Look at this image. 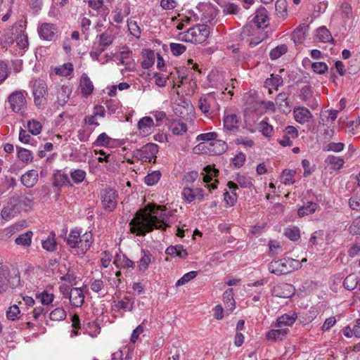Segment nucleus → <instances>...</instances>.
Listing matches in <instances>:
<instances>
[{"label": "nucleus", "mask_w": 360, "mask_h": 360, "mask_svg": "<svg viewBox=\"0 0 360 360\" xmlns=\"http://www.w3.org/2000/svg\"><path fill=\"white\" fill-rule=\"evenodd\" d=\"M170 216L165 206L154 205L150 212L140 209L129 222L130 231L138 236H145L154 229L166 231L171 226Z\"/></svg>", "instance_id": "f257e3e1"}, {"label": "nucleus", "mask_w": 360, "mask_h": 360, "mask_svg": "<svg viewBox=\"0 0 360 360\" xmlns=\"http://www.w3.org/2000/svg\"><path fill=\"white\" fill-rule=\"evenodd\" d=\"M22 285L20 271L17 268L11 269L6 265L0 266V294L6 292L8 288L13 290Z\"/></svg>", "instance_id": "f03ea898"}, {"label": "nucleus", "mask_w": 360, "mask_h": 360, "mask_svg": "<svg viewBox=\"0 0 360 360\" xmlns=\"http://www.w3.org/2000/svg\"><path fill=\"white\" fill-rule=\"evenodd\" d=\"M301 267L302 262L290 257L274 260L268 264L269 272L278 276L288 274Z\"/></svg>", "instance_id": "7ed1b4c3"}, {"label": "nucleus", "mask_w": 360, "mask_h": 360, "mask_svg": "<svg viewBox=\"0 0 360 360\" xmlns=\"http://www.w3.org/2000/svg\"><path fill=\"white\" fill-rule=\"evenodd\" d=\"M159 147L157 144L148 143L143 146L141 148L136 149L134 152V157L142 162H155L156 155L158 152Z\"/></svg>", "instance_id": "20e7f679"}, {"label": "nucleus", "mask_w": 360, "mask_h": 360, "mask_svg": "<svg viewBox=\"0 0 360 360\" xmlns=\"http://www.w3.org/2000/svg\"><path fill=\"white\" fill-rule=\"evenodd\" d=\"M10 108L15 113H22L27 108V101L21 91H15L8 98Z\"/></svg>", "instance_id": "39448f33"}, {"label": "nucleus", "mask_w": 360, "mask_h": 360, "mask_svg": "<svg viewBox=\"0 0 360 360\" xmlns=\"http://www.w3.org/2000/svg\"><path fill=\"white\" fill-rule=\"evenodd\" d=\"M117 196V191L113 188H105L103 189L101 193V199L105 210L112 212L116 208Z\"/></svg>", "instance_id": "423d86ee"}, {"label": "nucleus", "mask_w": 360, "mask_h": 360, "mask_svg": "<svg viewBox=\"0 0 360 360\" xmlns=\"http://www.w3.org/2000/svg\"><path fill=\"white\" fill-rule=\"evenodd\" d=\"M34 102L37 107L44 105L46 101V96L48 95V87L46 82L42 79H36L33 84Z\"/></svg>", "instance_id": "0eeeda50"}, {"label": "nucleus", "mask_w": 360, "mask_h": 360, "mask_svg": "<svg viewBox=\"0 0 360 360\" xmlns=\"http://www.w3.org/2000/svg\"><path fill=\"white\" fill-rule=\"evenodd\" d=\"M193 44L204 43L210 35V27L205 24H198L190 28Z\"/></svg>", "instance_id": "6e6552de"}, {"label": "nucleus", "mask_w": 360, "mask_h": 360, "mask_svg": "<svg viewBox=\"0 0 360 360\" xmlns=\"http://www.w3.org/2000/svg\"><path fill=\"white\" fill-rule=\"evenodd\" d=\"M38 32L41 39L52 41L58 37V27L53 23L44 22L39 27Z\"/></svg>", "instance_id": "1a4fd4ad"}, {"label": "nucleus", "mask_w": 360, "mask_h": 360, "mask_svg": "<svg viewBox=\"0 0 360 360\" xmlns=\"http://www.w3.org/2000/svg\"><path fill=\"white\" fill-rule=\"evenodd\" d=\"M271 292L273 296L281 298H289L295 294V288L291 284L283 283L274 286Z\"/></svg>", "instance_id": "9d476101"}, {"label": "nucleus", "mask_w": 360, "mask_h": 360, "mask_svg": "<svg viewBox=\"0 0 360 360\" xmlns=\"http://www.w3.org/2000/svg\"><path fill=\"white\" fill-rule=\"evenodd\" d=\"M207 150L206 153L210 155H219L224 153L227 149L228 146L226 143L222 140H214L212 142L207 143Z\"/></svg>", "instance_id": "9b49d317"}, {"label": "nucleus", "mask_w": 360, "mask_h": 360, "mask_svg": "<svg viewBox=\"0 0 360 360\" xmlns=\"http://www.w3.org/2000/svg\"><path fill=\"white\" fill-rule=\"evenodd\" d=\"M309 29V25H300L292 33L291 39L297 45L302 44L306 39Z\"/></svg>", "instance_id": "f8f14e48"}, {"label": "nucleus", "mask_w": 360, "mask_h": 360, "mask_svg": "<svg viewBox=\"0 0 360 360\" xmlns=\"http://www.w3.org/2000/svg\"><path fill=\"white\" fill-rule=\"evenodd\" d=\"M224 128L226 131L236 132L239 129V118L236 114H229L224 117Z\"/></svg>", "instance_id": "ddd939ff"}, {"label": "nucleus", "mask_w": 360, "mask_h": 360, "mask_svg": "<svg viewBox=\"0 0 360 360\" xmlns=\"http://www.w3.org/2000/svg\"><path fill=\"white\" fill-rule=\"evenodd\" d=\"M38 181V172L35 169H31L25 172L21 176L22 184L27 188L33 187Z\"/></svg>", "instance_id": "4468645a"}, {"label": "nucleus", "mask_w": 360, "mask_h": 360, "mask_svg": "<svg viewBox=\"0 0 360 360\" xmlns=\"http://www.w3.org/2000/svg\"><path fill=\"white\" fill-rule=\"evenodd\" d=\"M295 120L300 123L304 124L309 121L313 117L309 110L305 107H298L294 110Z\"/></svg>", "instance_id": "2eb2a0df"}, {"label": "nucleus", "mask_w": 360, "mask_h": 360, "mask_svg": "<svg viewBox=\"0 0 360 360\" xmlns=\"http://www.w3.org/2000/svg\"><path fill=\"white\" fill-rule=\"evenodd\" d=\"M70 302L76 307H81L84 303V295L80 288H73L70 292Z\"/></svg>", "instance_id": "dca6fc26"}, {"label": "nucleus", "mask_w": 360, "mask_h": 360, "mask_svg": "<svg viewBox=\"0 0 360 360\" xmlns=\"http://www.w3.org/2000/svg\"><path fill=\"white\" fill-rule=\"evenodd\" d=\"M141 55L143 58V60L141 63L142 68L147 70L152 67L155 63V51L151 49H143Z\"/></svg>", "instance_id": "f3484780"}, {"label": "nucleus", "mask_w": 360, "mask_h": 360, "mask_svg": "<svg viewBox=\"0 0 360 360\" xmlns=\"http://www.w3.org/2000/svg\"><path fill=\"white\" fill-rule=\"evenodd\" d=\"M80 87L82 94L86 97L90 96L94 91V85L86 74H82L80 78Z\"/></svg>", "instance_id": "a211bd4d"}, {"label": "nucleus", "mask_w": 360, "mask_h": 360, "mask_svg": "<svg viewBox=\"0 0 360 360\" xmlns=\"http://www.w3.org/2000/svg\"><path fill=\"white\" fill-rule=\"evenodd\" d=\"M82 231L79 229H72L68 236L65 238L68 245L71 248H78L79 250V240Z\"/></svg>", "instance_id": "6ab92c4d"}, {"label": "nucleus", "mask_w": 360, "mask_h": 360, "mask_svg": "<svg viewBox=\"0 0 360 360\" xmlns=\"http://www.w3.org/2000/svg\"><path fill=\"white\" fill-rule=\"evenodd\" d=\"M65 185L70 186H72L68 175L66 174H62L60 171L54 173L53 176V186L57 187L60 189Z\"/></svg>", "instance_id": "aec40b11"}, {"label": "nucleus", "mask_w": 360, "mask_h": 360, "mask_svg": "<svg viewBox=\"0 0 360 360\" xmlns=\"http://www.w3.org/2000/svg\"><path fill=\"white\" fill-rule=\"evenodd\" d=\"M142 257L138 262V268L140 271H146L149 264L152 262V259H154L150 252L148 250H142Z\"/></svg>", "instance_id": "412c9836"}, {"label": "nucleus", "mask_w": 360, "mask_h": 360, "mask_svg": "<svg viewBox=\"0 0 360 360\" xmlns=\"http://www.w3.org/2000/svg\"><path fill=\"white\" fill-rule=\"evenodd\" d=\"M71 92V89L68 86L63 85L58 89L57 91V102L60 105L64 106L68 103Z\"/></svg>", "instance_id": "4be33fe9"}, {"label": "nucleus", "mask_w": 360, "mask_h": 360, "mask_svg": "<svg viewBox=\"0 0 360 360\" xmlns=\"http://www.w3.org/2000/svg\"><path fill=\"white\" fill-rule=\"evenodd\" d=\"M165 253L171 257H178L181 259H185L188 256V253L182 245H170L166 249Z\"/></svg>", "instance_id": "5701e85b"}, {"label": "nucleus", "mask_w": 360, "mask_h": 360, "mask_svg": "<svg viewBox=\"0 0 360 360\" xmlns=\"http://www.w3.org/2000/svg\"><path fill=\"white\" fill-rule=\"evenodd\" d=\"M289 330L288 328H278V329H272L266 333L268 340H282L286 336Z\"/></svg>", "instance_id": "b1692460"}, {"label": "nucleus", "mask_w": 360, "mask_h": 360, "mask_svg": "<svg viewBox=\"0 0 360 360\" xmlns=\"http://www.w3.org/2000/svg\"><path fill=\"white\" fill-rule=\"evenodd\" d=\"M113 264L117 268H132L135 267L134 262L129 259L125 255H117L115 257Z\"/></svg>", "instance_id": "393cba45"}, {"label": "nucleus", "mask_w": 360, "mask_h": 360, "mask_svg": "<svg viewBox=\"0 0 360 360\" xmlns=\"http://www.w3.org/2000/svg\"><path fill=\"white\" fill-rule=\"evenodd\" d=\"M93 243L92 234L91 232H86L83 235H80L79 240V250L82 253L84 254L90 248Z\"/></svg>", "instance_id": "a878e982"}, {"label": "nucleus", "mask_w": 360, "mask_h": 360, "mask_svg": "<svg viewBox=\"0 0 360 360\" xmlns=\"http://www.w3.org/2000/svg\"><path fill=\"white\" fill-rule=\"evenodd\" d=\"M297 316L295 314L289 315L287 314L280 316L275 324L276 328H284L292 326L296 321Z\"/></svg>", "instance_id": "bb28decb"}, {"label": "nucleus", "mask_w": 360, "mask_h": 360, "mask_svg": "<svg viewBox=\"0 0 360 360\" xmlns=\"http://www.w3.org/2000/svg\"><path fill=\"white\" fill-rule=\"evenodd\" d=\"M233 289L228 288L223 294V301L227 310L233 311L236 307L235 300L233 298Z\"/></svg>", "instance_id": "cd10ccee"}, {"label": "nucleus", "mask_w": 360, "mask_h": 360, "mask_svg": "<svg viewBox=\"0 0 360 360\" xmlns=\"http://www.w3.org/2000/svg\"><path fill=\"white\" fill-rule=\"evenodd\" d=\"M318 207V204L312 201H308L306 204L301 206L297 211V214L300 217L314 213Z\"/></svg>", "instance_id": "c85d7f7f"}, {"label": "nucleus", "mask_w": 360, "mask_h": 360, "mask_svg": "<svg viewBox=\"0 0 360 360\" xmlns=\"http://www.w3.org/2000/svg\"><path fill=\"white\" fill-rule=\"evenodd\" d=\"M326 163L330 166V168L334 170L341 169L345 164L344 159L335 155H328L325 160Z\"/></svg>", "instance_id": "c756f323"}, {"label": "nucleus", "mask_w": 360, "mask_h": 360, "mask_svg": "<svg viewBox=\"0 0 360 360\" xmlns=\"http://www.w3.org/2000/svg\"><path fill=\"white\" fill-rule=\"evenodd\" d=\"M169 129L174 135L180 136L187 131V125L183 122L173 120L170 124Z\"/></svg>", "instance_id": "7c9ffc66"}, {"label": "nucleus", "mask_w": 360, "mask_h": 360, "mask_svg": "<svg viewBox=\"0 0 360 360\" xmlns=\"http://www.w3.org/2000/svg\"><path fill=\"white\" fill-rule=\"evenodd\" d=\"M41 245L42 248L49 252L55 251L56 250L57 243L55 239L54 232H51L48 238L42 240Z\"/></svg>", "instance_id": "2f4dec72"}, {"label": "nucleus", "mask_w": 360, "mask_h": 360, "mask_svg": "<svg viewBox=\"0 0 360 360\" xmlns=\"http://www.w3.org/2000/svg\"><path fill=\"white\" fill-rule=\"evenodd\" d=\"M32 232L27 231V232L19 235L15 239V243L18 245L29 247L32 243Z\"/></svg>", "instance_id": "473e14b6"}, {"label": "nucleus", "mask_w": 360, "mask_h": 360, "mask_svg": "<svg viewBox=\"0 0 360 360\" xmlns=\"http://www.w3.org/2000/svg\"><path fill=\"white\" fill-rule=\"evenodd\" d=\"M359 283V278L354 274L348 275L343 281V286L348 290H354Z\"/></svg>", "instance_id": "72a5a7b5"}, {"label": "nucleus", "mask_w": 360, "mask_h": 360, "mask_svg": "<svg viewBox=\"0 0 360 360\" xmlns=\"http://www.w3.org/2000/svg\"><path fill=\"white\" fill-rule=\"evenodd\" d=\"M283 80L281 75L271 74V77L266 79L264 85L266 87H274L276 89L283 85Z\"/></svg>", "instance_id": "f704fd0d"}, {"label": "nucleus", "mask_w": 360, "mask_h": 360, "mask_svg": "<svg viewBox=\"0 0 360 360\" xmlns=\"http://www.w3.org/2000/svg\"><path fill=\"white\" fill-rule=\"evenodd\" d=\"M316 37L324 43L333 41L330 31L326 27H321L316 30Z\"/></svg>", "instance_id": "c9c22d12"}, {"label": "nucleus", "mask_w": 360, "mask_h": 360, "mask_svg": "<svg viewBox=\"0 0 360 360\" xmlns=\"http://www.w3.org/2000/svg\"><path fill=\"white\" fill-rule=\"evenodd\" d=\"M18 158L25 163L31 162L33 160L32 152L26 148L16 146Z\"/></svg>", "instance_id": "e433bc0d"}, {"label": "nucleus", "mask_w": 360, "mask_h": 360, "mask_svg": "<svg viewBox=\"0 0 360 360\" xmlns=\"http://www.w3.org/2000/svg\"><path fill=\"white\" fill-rule=\"evenodd\" d=\"M287 51L288 46L285 44H281L271 49L269 53V57L271 60H276L286 53Z\"/></svg>", "instance_id": "4c0bfd02"}, {"label": "nucleus", "mask_w": 360, "mask_h": 360, "mask_svg": "<svg viewBox=\"0 0 360 360\" xmlns=\"http://www.w3.org/2000/svg\"><path fill=\"white\" fill-rule=\"evenodd\" d=\"M154 122L150 117H143L138 122V128L143 132H148L149 129L153 126Z\"/></svg>", "instance_id": "58836bf2"}, {"label": "nucleus", "mask_w": 360, "mask_h": 360, "mask_svg": "<svg viewBox=\"0 0 360 360\" xmlns=\"http://www.w3.org/2000/svg\"><path fill=\"white\" fill-rule=\"evenodd\" d=\"M268 120L269 119L267 117H265L258 124L259 131H261L262 135L265 137H271L273 132V127L271 125L268 124Z\"/></svg>", "instance_id": "ea45409f"}, {"label": "nucleus", "mask_w": 360, "mask_h": 360, "mask_svg": "<svg viewBox=\"0 0 360 360\" xmlns=\"http://www.w3.org/2000/svg\"><path fill=\"white\" fill-rule=\"evenodd\" d=\"M284 235L292 241H297L300 238V231L297 226L286 228Z\"/></svg>", "instance_id": "a19ab883"}, {"label": "nucleus", "mask_w": 360, "mask_h": 360, "mask_svg": "<svg viewBox=\"0 0 360 360\" xmlns=\"http://www.w3.org/2000/svg\"><path fill=\"white\" fill-rule=\"evenodd\" d=\"M161 176L162 174L160 171H153L145 176L144 182L148 186H153L160 181Z\"/></svg>", "instance_id": "79ce46f5"}, {"label": "nucleus", "mask_w": 360, "mask_h": 360, "mask_svg": "<svg viewBox=\"0 0 360 360\" xmlns=\"http://www.w3.org/2000/svg\"><path fill=\"white\" fill-rule=\"evenodd\" d=\"M235 180L241 188H250L253 186L251 178L241 175L240 173L236 174Z\"/></svg>", "instance_id": "37998d69"}, {"label": "nucleus", "mask_w": 360, "mask_h": 360, "mask_svg": "<svg viewBox=\"0 0 360 360\" xmlns=\"http://www.w3.org/2000/svg\"><path fill=\"white\" fill-rule=\"evenodd\" d=\"M28 131L32 135L39 134L42 129V124L37 120H32L27 122Z\"/></svg>", "instance_id": "c03bdc74"}, {"label": "nucleus", "mask_w": 360, "mask_h": 360, "mask_svg": "<svg viewBox=\"0 0 360 360\" xmlns=\"http://www.w3.org/2000/svg\"><path fill=\"white\" fill-rule=\"evenodd\" d=\"M97 37L99 39L98 44L100 46H103L105 48L110 46L114 40V37L107 32H103L100 35H98Z\"/></svg>", "instance_id": "a18cd8bd"}, {"label": "nucleus", "mask_w": 360, "mask_h": 360, "mask_svg": "<svg viewBox=\"0 0 360 360\" xmlns=\"http://www.w3.org/2000/svg\"><path fill=\"white\" fill-rule=\"evenodd\" d=\"M111 138L103 132L98 136L96 141L93 143V145L96 146L108 147Z\"/></svg>", "instance_id": "49530a36"}, {"label": "nucleus", "mask_w": 360, "mask_h": 360, "mask_svg": "<svg viewBox=\"0 0 360 360\" xmlns=\"http://www.w3.org/2000/svg\"><path fill=\"white\" fill-rule=\"evenodd\" d=\"M73 71V65L70 63H65L62 67L56 68V74L60 76H68Z\"/></svg>", "instance_id": "de8ad7c7"}, {"label": "nucleus", "mask_w": 360, "mask_h": 360, "mask_svg": "<svg viewBox=\"0 0 360 360\" xmlns=\"http://www.w3.org/2000/svg\"><path fill=\"white\" fill-rule=\"evenodd\" d=\"M49 318L52 321H63L66 318V311L63 308H56L50 313Z\"/></svg>", "instance_id": "09e8293b"}, {"label": "nucleus", "mask_w": 360, "mask_h": 360, "mask_svg": "<svg viewBox=\"0 0 360 360\" xmlns=\"http://www.w3.org/2000/svg\"><path fill=\"white\" fill-rule=\"evenodd\" d=\"M223 13L226 15H236L238 13L240 8L233 3H226L223 6Z\"/></svg>", "instance_id": "8fccbe9b"}, {"label": "nucleus", "mask_w": 360, "mask_h": 360, "mask_svg": "<svg viewBox=\"0 0 360 360\" xmlns=\"http://www.w3.org/2000/svg\"><path fill=\"white\" fill-rule=\"evenodd\" d=\"M19 141L23 143L31 144L33 146L37 141L30 135V132L23 129H20L19 132Z\"/></svg>", "instance_id": "3c124183"}, {"label": "nucleus", "mask_w": 360, "mask_h": 360, "mask_svg": "<svg viewBox=\"0 0 360 360\" xmlns=\"http://www.w3.org/2000/svg\"><path fill=\"white\" fill-rule=\"evenodd\" d=\"M198 275V272L195 271H191L185 274L181 278H179L176 283V286H181L185 285L192 279L196 277Z\"/></svg>", "instance_id": "603ef678"}, {"label": "nucleus", "mask_w": 360, "mask_h": 360, "mask_svg": "<svg viewBox=\"0 0 360 360\" xmlns=\"http://www.w3.org/2000/svg\"><path fill=\"white\" fill-rule=\"evenodd\" d=\"M70 176L75 184H79L85 179L86 172L79 169H75L73 172H71Z\"/></svg>", "instance_id": "864d4df0"}, {"label": "nucleus", "mask_w": 360, "mask_h": 360, "mask_svg": "<svg viewBox=\"0 0 360 360\" xmlns=\"http://www.w3.org/2000/svg\"><path fill=\"white\" fill-rule=\"evenodd\" d=\"M268 20V17L266 15H256L253 18V22L255 24V26L257 29H263L267 27V24L266 22Z\"/></svg>", "instance_id": "5fc2aeb1"}, {"label": "nucleus", "mask_w": 360, "mask_h": 360, "mask_svg": "<svg viewBox=\"0 0 360 360\" xmlns=\"http://www.w3.org/2000/svg\"><path fill=\"white\" fill-rule=\"evenodd\" d=\"M276 103L278 104L281 107L286 106L289 108V111L290 110V102L288 100V94L285 92L280 93L277 95L276 98Z\"/></svg>", "instance_id": "6e6d98bb"}, {"label": "nucleus", "mask_w": 360, "mask_h": 360, "mask_svg": "<svg viewBox=\"0 0 360 360\" xmlns=\"http://www.w3.org/2000/svg\"><path fill=\"white\" fill-rule=\"evenodd\" d=\"M169 46L170 50L174 56H181L186 50V46L181 44L171 43Z\"/></svg>", "instance_id": "4d7b16f0"}, {"label": "nucleus", "mask_w": 360, "mask_h": 360, "mask_svg": "<svg viewBox=\"0 0 360 360\" xmlns=\"http://www.w3.org/2000/svg\"><path fill=\"white\" fill-rule=\"evenodd\" d=\"M344 147H345V144L343 143L331 142V143H329L328 145H326L325 147H323V150L324 151H333L335 153H339V152H341L342 150H343Z\"/></svg>", "instance_id": "13d9d810"}, {"label": "nucleus", "mask_w": 360, "mask_h": 360, "mask_svg": "<svg viewBox=\"0 0 360 360\" xmlns=\"http://www.w3.org/2000/svg\"><path fill=\"white\" fill-rule=\"evenodd\" d=\"M20 311L16 304L11 306L6 311V317L8 320L15 321L18 319V315Z\"/></svg>", "instance_id": "bf43d9fd"}, {"label": "nucleus", "mask_w": 360, "mask_h": 360, "mask_svg": "<svg viewBox=\"0 0 360 360\" xmlns=\"http://www.w3.org/2000/svg\"><path fill=\"white\" fill-rule=\"evenodd\" d=\"M313 71L317 74L323 75L328 71V65L324 62H315L311 64Z\"/></svg>", "instance_id": "052dcab7"}, {"label": "nucleus", "mask_w": 360, "mask_h": 360, "mask_svg": "<svg viewBox=\"0 0 360 360\" xmlns=\"http://www.w3.org/2000/svg\"><path fill=\"white\" fill-rule=\"evenodd\" d=\"M296 172L292 169H284L282 172V176L284 178V184L285 185H290L295 183V180L292 177L295 175Z\"/></svg>", "instance_id": "680f3d73"}, {"label": "nucleus", "mask_w": 360, "mask_h": 360, "mask_svg": "<svg viewBox=\"0 0 360 360\" xmlns=\"http://www.w3.org/2000/svg\"><path fill=\"white\" fill-rule=\"evenodd\" d=\"M17 45L21 48L25 49L28 45L27 35L25 33V31L20 30V34L16 37Z\"/></svg>", "instance_id": "e2e57ef3"}, {"label": "nucleus", "mask_w": 360, "mask_h": 360, "mask_svg": "<svg viewBox=\"0 0 360 360\" xmlns=\"http://www.w3.org/2000/svg\"><path fill=\"white\" fill-rule=\"evenodd\" d=\"M217 136L218 134L217 132H208L198 135L196 139L197 141H202L203 142L207 141V143H208L216 140Z\"/></svg>", "instance_id": "0e129e2a"}, {"label": "nucleus", "mask_w": 360, "mask_h": 360, "mask_svg": "<svg viewBox=\"0 0 360 360\" xmlns=\"http://www.w3.org/2000/svg\"><path fill=\"white\" fill-rule=\"evenodd\" d=\"M349 207L354 210H360V193H356L349 200Z\"/></svg>", "instance_id": "69168bd1"}, {"label": "nucleus", "mask_w": 360, "mask_h": 360, "mask_svg": "<svg viewBox=\"0 0 360 360\" xmlns=\"http://www.w3.org/2000/svg\"><path fill=\"white\" fill-rule=\"evenodd\" d=\"M182 195L184 198V200L190 203L193 202L195 199V190L189 187H185L182 191Z\"/></svg>", "instance_id": "338daca9"}, {"label": "nucleus", "mask_w": 360, "mask_h": 360, "mask_svg": "<svg viewBox=\"0 0 360 360\" xmlns=\"http://www.w3.org/2000/svg\"><path fill=\"white\" fill-rule=\"evenodd\" d=\"M349 233L352 235H360V217L356 218L349 227Z\"/></svg>", "instance_id": "774afa93"}]
</instances>
